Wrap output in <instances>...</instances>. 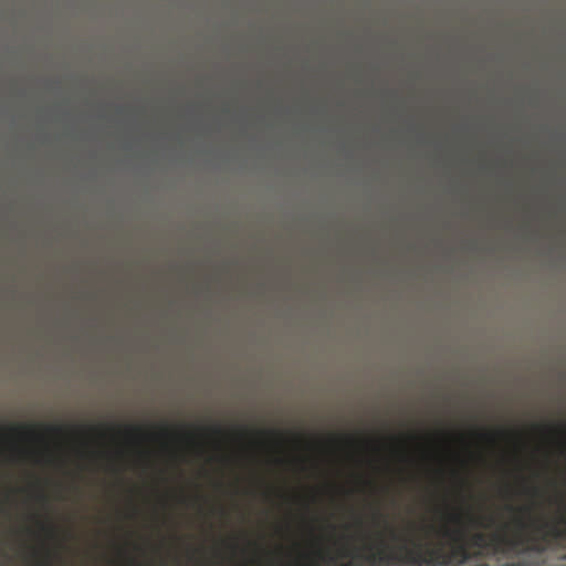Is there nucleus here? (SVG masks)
<instances>
[{
	"label": "nucleus",
	"instance_id": "2",
	"mask_svg": "<svg viewBox=\"0 0 566 566\" xmlns=\"http://www.w3.org/2000/svg\"><path fill=\"white\" fill-rule=\"evenodd\" d=\"M506 509L510 512L517 511L523 516H518L514 520V533L509 534L510 525L503 524L499 532L488 536L483 532H475L471 535L468 541L469 545L479 549H485L492 547L495 553L503 552L505 548H515L526 542V535L528 533H552L557 535L559 533L558 527L552 524L542 516L533 515L532 506H521L515 509L513 505H507Z\"/></svg>",
	"mask_w": 566,
	"mask_h": 566
},
{
	"label": "nucleus",
	"instance_id": "16",
	"mask_svg": "<svg viewBox=\"0 0 566 566\" xmlns=\"http://www.w3.org/2000/svg\"><path fill=\"white\" fill-rule=\"evenodd\" d=\"M474 566H489L486 563H480V564H476Z\"/></svg>",
	"mask_w": 566,
	"mask_h": 566
},
{
	"label": "nucleus",
	"instance_id": "13",
	"mask_svg": "<svg viewBox=\"0 0 566 566\" xmlns=\"http://www.w3.org/2000/svg\"><path fill=\"white\" fill-rule=\"evenodd\" d=\"M503 566H522V564L518 563V562H516V563H506Z\"/></svg>",
	"mask_w": 566,
	"mask_h": 566
},
{
	"label": "nucleus",
	"instance_id": "7",
	"mask_svg": "<svg viewBox=\"0 0 566 566\" xmlns=\"http://www.w3.org/2000/svg\"><path fill=\"white\" fill-rule=\"evenodd\" d=\"M126 432L129 433V434H138V436H142V434L145 433L144 429L142 427H138V426L126 428Z\"/></svg>",
	"mask_w": 566,
	"mask_h": 566
},
{
	"label": "nucleus",
	"instance_id": "6",
	"mask_svg": "<svg viewBox=\"0 0 566 566\" xmlns=\"http://www.w3.org/2000/svg\"><path fill=\"white\" fill-rule=\"evenodd\" d=\"M259 434L274 438L279 442L283 441L282 434L276 431H260Z\"/></svg>",
	"mask_w": 566,
	"mask_h": 566
},
{
	"label": "nucleus",
	"instance_id": "17",
	"mask_svg": "<svg viewBox=\"0 0 566 566\" xmlns=\"http://www.w3.org/2000/svg\"><path fill=\"white\" fill-rule=\"evenodd\" d=\"M496 434L505 436V434H506V432H504V431H499V432H496Z\"/></svg>",
	"mask_w": 566,
	"mask_h": 566
},
{
	"label": "nucleus",
	"instance_id": "18",
	"mask_svg": "<svg viewBox=\"0 0 566 566\" xmlns=\"http://www.w3.org/2000/svg\"><path fill=\"white\" fill-rule=\"evenodd\" d=\"M245 433H247V431H245V430H242V431L240 432V434H241V436H242V434H245Z\"/></svg>",
	"mask_w": 566,
	"mask_h": 566
},
{
	"label": "nucleus",
	"instance_id": "10",
	"mask_svg": "<svg viewBox=\"0 0 566 566\" xmlns=\"http://www.w3.org/2000/svg\"><path fill=\"white\" fill-rule=\"evenodd\" d=\"M527 492H528L531 495H533V496H537V495H538V493H539L538 489H537V488H535V486L527 488Z\"/></svg>",
	"mask_w": 566,
	"mask_h": 566
},
{
	"label": "nucleus",
	"instance_id": "19",
	"mask_svg": "<svg viewBox=\"0 0 566 566\" xmlns=\"http://www.w3.org/2000/svg\"><path fill=\"white\" fill-rule=\"evenodd\" d=\"M564 559H566V554L564 555Z\"/></svg>",
	"mask_w": 566,
	"mask_h": 566
},
{
	"label": "nucleus",
	"instance_id": "4",
	"mask_svg": "<svg viewBox=\"0 0 566 566\" xmlns=\"http://www.w3.org/2000/svg\"><path fill=\"white\" fill-rule=\"evenodd\" d=\"M39 525L41 531H43L48 537L54 538L56 536V530L52 524L40 522Z\"/></svg>",
	"mask_w": 566,
	"mask_h": 566
},
{
	"label": "nucleus",
	"instance_id": "3",
	"mask_svg": "<svg viewBox=\"0 0 566 566\" xmlns=\"http://www.w3.org/2000/svg\"><path fill=\"white\" fill-rule=\"evenodd\" d=\"M9 431L13 434L19 436H28V437H35L38 436V430L34 426L31 424H20V426H12L9 428Z\"/></svg>",
	"mask_w": 566,
	"mask_h": 566
},
{
	"label": "nucleus",
	"instance_id": "11",
	"mask_svg": "<svg viewBox=\"0 0 566 566\" xmlns=\"http://www.w3.org/2000/svg\"><path fill=\"white\" fill-rule=\"evenodd\" d=\"M38 500L43 502V503H46L48 502V497L43 494V493H40L38 495Z\"/></svg>",
	"mask_w": 566,
	"mask_h": 566
},
{
	"label": "nucleus",
	"instance_id": "12",
	"mask_svg": "<svg viewBox=\"0 0 566 566\" xmlns=\"http://www.w3.org/2000/svg\"><path fill=\"white\" fill-rule=\"evenodd\" d=\"M161 433H163L164 436H168V434H170L171 432H170L169 428H167V427H163V428H161Z\"/></svg>",
	"mask_w": 566,
	"mask_h": 566
},
{
	"label": "nucleus",
	"instance_id": "1",
	"mask_svg": "<svg viewBox=\"0 0 566 566\" xmlns=\"http://www.w3.org/2000/svg\"><path fill=\"white\" fill-rule=\"evenodd\" d=\"M474 528H491L495 525L494 516H475L471 513L457 511L450 514V521L460 525L455 530L444 528L443 536L451 542L449 552L442 546L423 551L420 541H410L390 530V537L394 541L401 539L398 549H389L387 543L380 539L375 547L367 544L364 549L350 545L348 541L337 551V557L327 556L326 562L332 566H395L408 564L412 566H461L468 563L473 554L468 543V532L463 527V518Z\"/></svg>",
	"mask_w": 566,
	"mask_h": 566
},
{
	"label": "nucleus",
	"instance_id": "9",
	"mask_svg": "<svg viewBox=\"0 0 566 566\" xmlns=\"http://www.w3.org/2000/svg\"><path fill=\"white\" fill-rule=\"evenodd\" d=\"M479 436L493 442L495 440L496 434L495 433H480Z\"/></svg>",
	"mask_w": 566,
	"mask_h": 566
},
{
	"label": "nucleus",
	"instance_id": "15",
	"mask_svg": "<svg viewBox=\"0 0 566 566\" xmlns=\"http://www.w3.org/2000/svg\"><path fill=\"white\" fill-rule=\"evenodd\" d=\"M90 430L93 431V432H97L98 431L97 428H95V427H91Z\"/></svg>",
	"mask_w": 566,
	"mask_h": 566
},
{
	"label": "nucleus",
	"instance_id": "14",
	"mask_svg": "<svg viewBox=\"0 0 566 566\" xmlns=\"http://www.w3.org/2000/svg\"><path fill=\"white\" fill-rule=\"evenodd\" d=\"M559 523H562V524L566 525V516H562V517L559 518Z\"/></svg>",
	"mask_w": 566,
	"mask_h": 566
},
{
	"label": "nucleus",
	"instance_id": "8",
	"mask_svg": "<svg viewBox=\"0 0 566 566\" xmlns=\"http://www.w3.org/2000/svg\"><path fill=\"white\" fill-rule=\"evenodd\" d=\"M207 430H209L210 432H212L213 434H217V436H224L226 434L223 432V430L220 427H218V426L210 427Z\"/></svg>",
	"mask_w": 566,
	"mask_h": 566
},
{
	"label": "nucleus",
	"instance_id": "5",
	"mask_svg": "<svg viewBox=\"0 0 566 566\" xmlns=\"http://www.w3.org/2000/svg\"><path fill=\"white\" fill-rule=\"evenodd\" d=\"M45 431L51 434L61 436V434L65 433L66 430L63 426L50 424V426H45Z\"/></svg>",
	"mask_w": 566,
	"mask_h": 566
}]
</instances>
